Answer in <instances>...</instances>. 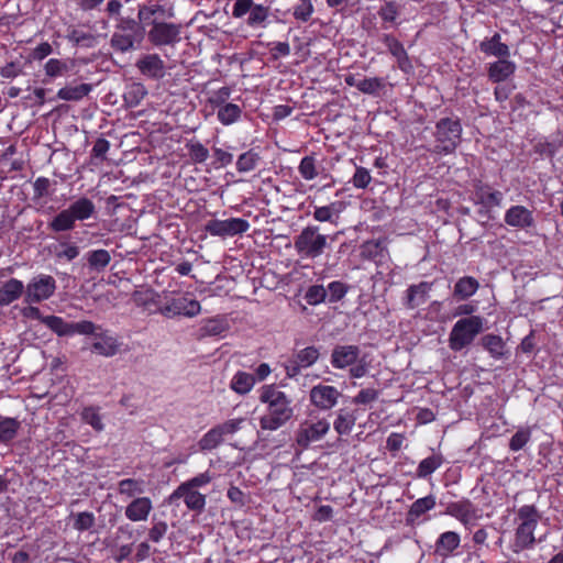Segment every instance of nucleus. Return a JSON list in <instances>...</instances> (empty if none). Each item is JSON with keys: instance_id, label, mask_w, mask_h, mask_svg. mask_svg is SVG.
<instances>
[{"instance_id": "nucleus-61", "label": "nucleus", "mask_w": 563, "mask_h": 563, "mask_svg": "<svg viewBox=\"0 0 563 563\" xmlns=\"http://www.w3.org/2000/svg\"><path fill=\"white\" fill-rule=\"evenodd\" d=\"M398 14V5L394 1L386 2L378 11V15L385 22H394Z\"/></svg>"}, {"instance_id": "nucleus-18", "label": "nucleus", "mask_w": 563, "mask_h": 563, "mask_svg": "<svg viewBox=\"0 0 563 563\" xmlns=\"http://www.w3.org/2000/svg\"><path fill=\"white\" fill-rule=\"evenodd\" d=\"M474 202L481 205L486 211L494 207H500L504 194L493 189L489 185L478 181L474 187Z\"/></svg>"}, {"instance_id": "nucleus-11", "label": "nucleus", "mask_w": 563, "mask_h": 563, "mask_svg": "<svg viewBox=\"0 0 563 563\" xmlns=\"http://www.w3.org/2000/svg\"><path fill=\"white\" fill-rule=\"evenodd\" d=\"M147 37L154 46H174L180 41V25L153 20Z\"/></svg>"}, {"instance_id": "nucleus-51", "label": "nucleus", "mask_w": 563, "mask_h": 563, "mask_svg": "<svg viewBox=\"0 0 563 563\" xmlns=\"http://www.w3.org/2000/svg\"><path fill=\"white\" fill-rule=\"evenodd\" d=\"M325 298L327 289L322 285L310 286L305 294L306 301L311 306L323 302Z\"/></svg>"}, {"instance_id": "nucleus-59", "label": "nucleus", "mask_w": 563, "mask_h": 563, "mask_svg": "<svg viewBox=\"0 0 563 563\" xmlns=\"http://www.w3.org/2000/svg\"><path fill=\"white\" fill-rule=\"evenodd\" d=\"M95 525V516L92 512L82 511L76 515L74 528L78 531H86Z\"/></svg>"}, {"instance_id": "nucleus-12", "label": "nucleus", "mask_w": 563, "mask_h": 563, "mask_svg": "<svg viewBox=\"0 0 563 563\" xmlns=\"http://www.w3.org/2000/svg\"><path fill=\"white\" fill-rule=\"evenodd\" d=\"M205 229L210 235L228 238L245 233L250 229V223L241 218L213 219L207 222Z\"/></svg>"}, {"instance_id": "nucleus-22", "label": "nucleus", "mask_w": 563, "mask_h": 563, "mask_svg": "<svg viewBox=\"0 0 563 563\" xmlns=\"http://www.w3.org/2000/svg\"><path fill=\"white\" fill-rule=\"evenodd\" d=\"M179 498H183L187 508L194 511L200 512L206 506V496L186 485H179L169 496L170 501Z\"/></svg>"}, {"instance_id": "nucleus-36", "label": "nucleus", "mask_w": 563, "mask_h": 563, "mask_svg": "<svg viewBox=\"0 0 563 563\" xmlns=\"http://www.w3.org/2000/svg\"><path fill=\"white\" fill-rule=\"evenodd\" d=\"M89 84H80L74 87H63L57 91V98L66 101H79L91 91Z\"/></svg>"}, {"instance_id": "nucleus-20", "label": "nucleus", "mask_w": 563, "mask_h": 563, "mask_svg": "<svg viewBox=\"0 0 563 563\" xmlns=\"http://www.w3.org/2000/svg\"><path fill=\"white\" fill-rule=\"evenodd\" d=\"M505 223L512 228L528 229L534 225V218L531 210L516 205L511 206L504 217Z\"/></svg>"}, {"instance_id": "nucleus-6", "label": "nucleus", "mask_w": 563, "mask_h": 563, "mask_svg": "<svg viewBox=\"0 0 563 563\" xmlns=\"http://www.w3.org/2000/svg\"><path fill=\"white\" fill-rule=\"evenodd\" d=\"M271 8L253 0H235L232 7L234 19L245 18V24L251 29H266L269 24Z\"/></svg>"}, {"instance_id": "nucleus-43", "label": "nucleus", "mask_w": 563, "mask_h": 563, "mask_svg": "<svg viewBox=\"0 0 563 563\" xmlns=\"http://www.w3.org/2000/svg\"><path fill=\"white\" fill-rule=\"evenodd\" d=\"M241 113L242 109L238 104L225 103L219 107L217 117L222 124L230 125L240 119Z\"/></svg>"}, {"instance_id": "nucleus-40", "label": "nucleus", "mask_w": 563, "mask_h": 563, "mask_svg": "<svg viewBox=\"0 0 563 563\" xmlns=\"http://www.w3.org/2000/svg\"><path fill=\"white\" fill-rule=\"evenodd\" d=\"M254 384L255 378L252 374L246 372H238L233 376L230 386L235 393L245 395L253 388Z\"/></svg>"}, {"instance_id": "nucleus-2", "label": "nucleus", "mask_w": 563, "mask_h": 563, "mask_svg": "<svg viewBox=\"0 0 563 563\" xmlns=\"http://www.w3.org/2000/svg\"><path fill=\"white\" fill-rule=\"evenodd\" d=\"M518 526L515 531L512 551L519 553L532 549L537 542L534 531L538 527L541 515L534 505H523L517 512Z\"/></svg>"}, {"instance_id": "nucleus-47", "label": "nucleus", "mask_w": 563, "mask_h": 563, "mask_svg": "<svg viewBox=\"0 0 563 563\" xmlns=\"http://www.w3.org/2000/svg\"><path fill=\"white\" fill-rule=\"evenodd\" d=\"M385 88V79L380 77L363 78L360 81L358 90L366 95L376 96Z\"/></svg>"}, {"instance_id": "nucleus-30", "label": "nucleus", "mask_w": 563, "mask_h": 563, "mask_svg": "<svg viewBox=\"0 0 563 563\" xmlns=\"http://www.w3.org/2000/svg\"><path fill=\"white\" fill-rule=\"evenodd\" d=\"M142 34H132L123 32H113L110 45L111 47L120 53H126L135 48V43L141 42Z\"/></svg>"}, {"instance_id": "nucleus-52", "label": "nucleus", "mask_w": 563, "mask_h": 563, "mask_svg": "<svg viewBox=\"0 0 563 563\" xmlns=\"http://www.w3.org/2000/svg\"><path fill=\"white\" fill-rule=\"evenodd\" d=\"M82 420L90 424L96 431L103 430L102 418L95 407H87L82 410L81 413Z\"/></svg>"}, {"instance_id": "nucleus-26", "label": "nucleus", "mask_w": 563, "mask_h": 563, "mask_svg": "<svg viewBox=\"0 0 563 563\" xmlns=\"http://www.w3.org/2000/svg\"><path fill=\"white\" fill-rule=\"evenodd\" d=\"M343 209L344 205L342 201H333L327 206H316L312 217L318 222H328L336 225Z\"/></svg>"}, {"instance_id": "nucleus-63", "label": "nucleus", "mask_w": 563, "mask_h": 563, "mask_svg": "<svg viewBox=\"0 0 563 563\" xmlns=\"http://www.w3.org/2000/svg\"><path fill=\"white\" fill-rule=\"evenodd\" d=\"M378 398V391L374 388H366L358 391L353 398V402L356 405H367Z\"/></svg>"}, {"instance_id": "nucleus-57", "label": "nucleus", "mask_w": 563, "mask_h": 563, "mask_svg": "<svg viewBox=\"0 0 563 563\" xmlns=\"http://www.w3.org/2000/svg\"><path fill=\"white\" fill-rule=\"evenodd\" d=\"M327 296L329 295L330 302H336L341 300L347 292V287L344 283L335 280L328 285Z\"/></svg>"}, {"instance_id": "nucleus-31", "label": "nucleus", "mask_w": 563, "mask_h": 563, "mask_svg": "<svg viewBox=\"0 0 563 563\" xmlns=\"http://www.w3.org/2000/svg\"><path fill=\"white\" fill-rule=\"evenodd\" d=\"M479 288V283L472 276H464L457 279L453 288V297L457 300H467Z\"/></svg>"}, {"instance_id": "nucleus-8", "label": "nucleus", "mask_w": 563, "mask_h": 563, "mask_svg": "<svg viewBox=\"0 0 563 563\" xmlns=\"http://www.w3.org/2000/svg\"><path fill=\"white\" fill-rule=\"evenodd\" d=\"M56 280L53 276L40 274L34 276L25 286L24 301L38 303L49 299L56 290Z\"/></svg>"}, {"instance_id": "nucleus-16", "label": "nucleus", "mask_w": 563, "mask_h": 563, "mask_svg": "<svg viewBox=\"0 0 563 563\" xmlns=\"http://www.w3.org/2000/svg\"><path fill=\"white\" fill-rule=\"evenodd\" d=\"M437 505L434 495H428L422 498H418L411 504L409 510L406 514V525L413 527L426 522L429 518L426 515L432 510Z\"/></svg>"}, {"instance_id": "nucleus-56", "label": "nucleus", "mask_w": 563, "mask_h": 563, "mask_svg": "<svg viewBox=\"0 0 563 563\" xmlns=\"http://www.w3.org/2000/svg\"><path fill=\"white\" fill-rule=\"evenodd\" d=\"M531 433L528 429L518 430L510 439L509 449L518 452L529 442Z\"/></svg>"}, {"instance_id": "nucleus-3", "label": "nucleus", "mask_w": 563, "mask_h": 563, "mask_svg": "<svg viewBox=\"0 0 563 563\" xmlns=\"http://www.w3.org/2000/svg\"><path fill=\"white\" fill-rule=\"evenodd\" d=\"M485 319L481 316L466 317L457 320L449 334V347L460 352L470 346L475 338L483 332Z\"/></svg>"}, {"instance_id": "nucleus-25", "label": "nucleus", "mask_w": 563, "mask_h": 563, "mask_svg": "<svg viewBox=\"0 0 563 563\" xmlns=\"http://www.w3.org/2000/svg\"><path fill=\"white\" fill-rule=\"evenodd\" d=\"M153 510V503L148 497H136L125 507L124 515L131 521H146L151 511Z\"/></svg>"}, {"instance_id": "nucleus-35", "label": "nucleus", "mask_w": 563, "mask_h": 563, "mask_svg": "<svg viewBox=\"0 0 563 563\" xmlns=\"http://www.w3.org/2000/svg\"><path fill=\"white\" fill-rule=\"evenodd\" d=\"M479 48L483 53L496 56L499 59L508 57L510 54L509 47L500 42V35L498 33L494 34L490 38L483 41Z\"/></svg>"}, {"instance_id": "nucleus-23", "label": "nucleus", "mask_w": 563, "mask_h": 563, "mask_svg": "<svg viewBox=\"0 0 563 563\" xmlns=\"http://www.w3.org/2000/svg\"><path fill=\"white\" fill-rule=\"evenodd\" d=\"M382 42L387 47L388 52L396 58L397 66L402 71H408L412 68L409 56L404 45L391 34H383Z\"/></svg>"}, {"instance_id": "nucleus-5", "label": "nucleus", "mask_w": 563, "mask_h": 563, "mask_svg": "<svg viewBox=\"0 0 563 563\" xmlns=\"http://www.w3.org/2000/svg\"><path fill=\"white\" fill-rule=\"evenodd\" d=\"M462 135V125L457 118H442L435 124L434 152L451 154L457 147Z\"/></svg>"}, {"instance_id": "nucleus-21", "label": "nucleus", "mask_w": 563, "mask_h": 563, "mask_svg": "<svg viewBox=\"0 0 563 563\" xmlns=\"http://www.w3.org/2000/svg\"><path fill=\"white\" fill-rule=\"evenodd\" d=\"M360 356V347L356 345H336L331 353V365L338 369H344L356 363Z\"/></svg>"}, {"instance_id": "nucleus-24", "label": "nucleus", "mask_w": 563, "mask_h": 563, "mask_svg": "<svg viewBox=\"0 0 563 563\" xmlns=\"http://www.w3.org/2000/svg\"><path fill=\"white\" fill-rule=\"evenodd\" d=\"M430 290L431 284L428 282L409 286L404 298V306L410 310L422 306L427 302Z\"/></svg>"}, {"instance_id": "nucleus-1", "label": "nucleus", "mask_w": 563, "mask_h": 563, "mask_svg": "<svg viewBox=\"0 0 563 563\" xmlns=\"http://www.w3.org/2000/svg\"><path fill=\"white\" fill-rule=\"evenodd\" d=\"M260 400L266 405V412L260 419L263 430L276 431L292 419V400L275 385H264Z\"/></svg>"}, {"instance_id": "nucleus-54", "label": "nucleus", "mask_w": 563, "mask_h": 563, "mask_svg": "<svg viewBox=\"0 0 563 563\" xmlns=\"http://www.w3.org/2000/svg\"><path fill=\"white\" fill-rule=\"evenodd\" d=\"M189 156L195 163H205L209 157L208 148L200 142H194L187 145Z\"/></svg>"}, {"instance_id": "nucleus-60", "label": "nucleus", "mask_w": 563, "mask_h": 563, "mask_svg": "<svg viewBox=\"0 0 563 563\" xmlns=\"http://www.w3.org/2000/svg\"><path fill=\"white\" fill-rule=\"evenodd\" d=\"M114 32L141 34L139 24L134 19L122 18V16H120L118 19V23L115 24Z\"/></svg>"}, {"instance_id": "nucleus-7", "label": "nucleus", "mask_w": 563, "mask_h": 563, "mask_svg": "<svg viewBox=\"0 0 563 563\" xmlns=\"http://www.w3.org/2000/svg\"><path fill=\"white\" fill-rule=\"evenodd\" d=\"M330 431V422L325 418H310L302 421L295 432V442L306 450L311 443L322 440Z\"/></svg>"}, {"instance_id": "nucleus-32", "label": "nucleus", "mask_w": 563, "mask_h": 563, "mask_svg": "<svg viewBox=\"0 0 563 563\" xmlns=\"http://www.w3.org/2000/svg\"><path fill=\"white\" fill-rule=\"evenodd\" d=\"M21 421L12 417L0 416V443L10 445L18 437Z\"/></svg>"}, {"instance_id": "nucleus-44", "label": "nucleus", "mask_w": 563, "mask_h": 563, "mask_svg": "<svg viewBox=\"0 0 563 563\" xmlns=\"http://www.w3.org/2000/svg\"><path fill=\"white\" fill-rule=\"evenodd\" d=\"M223 440L224 439L218 427L214 426L202 435L198 442V448L202 452L212 451L213 449L218 448L223 442Z\"/></svg>"}, {"instance_id": "nucleus-9", "label": "nucleus", "mask_w": 563, "mask_h": 563, "mask_svg": "<svg viewBox=\"0 0 563 563\" xmlns=\"http://www.w3.org/2000/svg\"><path fill=\"white\" fill-rule=\"evenodd\" d=\"M319 349L311 345L295 352L284 364L287 378H296L301 371L317 363Z\"/></svg>"}, {"instance_id": "nucleus-39", "label": "nucleus", "mask_w": 563, "mask_h": 563, "mask_svg": "<svg viewBox=\"0 0 563 563\" xmlns=\"http://www.w3.org/2000/svg\"><path fill=\"white\" fill-rule=\"evenodd\" d=\"M443 464V457L441 454H433L423 459L416 472L418 478H426L435 472Z\"/></svg>"}, {"instance_id": "nucleus-17", "label": "nucleus", "mask_w": 563, "mask_h": 563, "mask_svg": "<svg viewBox=\"0 0 563 563\" xmlns=\"http://www.w3.org/2000/svg\"><path fill=\"white\" fill-rule=\"evenodd\" d=\"M139 71L146 78L158 80L166 74L165 63L158 54H145L135 64Z\"/></svg>"}, {"instance_id": "nucleus-50", "label": "nucleus", "mask_w": 563, "mask_h": 563, "mask_svg": "<svg viewBox=\"0 0 563 563\" xmlns=\"http://www.w3.org/2000/svg\"><path fill=\"white\" fill-rule=\"evenodd\" d=\"M228 328L225 320L221 318H211L205 321L201 330L207 335H219Z\"/></svg>"}, {"instance_id": "nucleus-46", "label": "nucleus", "mask_w": 563, "mask_h": 563, "mask_svg": "<svg viewBox=\"0 0 563 563\" xmlns=\"http://www.w3.org/2000/svg\"><path fill=\"white\" fill-rule=\"evenodd\" d=\"M298 172L305 180H312L318 176L317 161L314 156L308 155L301 158Z\"/></svg>"}, {"instance_id": "nucleus-49", "label": "nucleus", "mask_w": 563, "mask_h": 563, "mask_svg": "<svg viewBox=\"0 0 563 563\" xmlns=\"http://www.w3.org/2000/svg\"><path fill=\"white\" fill-rule=\"evenodd\" d=\"M146 95L147 90L143 84H133L124 93V99L130 106L135 107Z\"/></svg>"}, {"instance_id": "nucleus-29", "label": "nucleus", "mask_w": 563, "mask_h": 563, "mask_svg": "<svg viewBox=\"0 0 563 563\" xmlns=\"http://www.w3.org/2000/svg\"><path fill=\"white\" fill-rule=\"evenodd\" d=\"M507 57L500 58L495 63H492L488 68V78L494 82H500L509 78L516 70L514 62L506 59Z\"/></svg>"}, {"instance_id": "nucleus-53", "label": "nucleus", "mask_w": 563, "mask_h": 563, "mask_svg": "<svg viewBox=\"0 0 563 563\" xmlns=\"http://www.w3.org/2000/svg\"><path fill=\"white\" fill-rule=\"evenodd\" d=\"M79 255V247L74 243L60 242L55 252L58 260H66L68 262L75 260Z\"/></svg>"}, {"instance_id": "nucleus-27", "label": "nucleus", "mask_w": 563, "mask_h": 563, "mask_svg": "<svg viewBox=\"0 0 563 563\" xmlns=\"http://www.w3.org/2000/svg\"><path fill=\"white\" fill-rule=\"evenodd\" d=\"M22 295L25 296L24 284L16 278H10L0 286V306H9Z\"/></svg>"}, {"instance_id": "nucleus-38", "label": "nucleus", "mask_w": 563, "mask_h": 563, "mask_svg": "<svg viewBox=\"0 0 563 563\" xmlns=\"http://www.w3.org/2000/svg\"><path fill=\"white\" fill-rule=\"evenodd\" d=\"M75 219L68 209L62 210L48 223V228L54 232L69 231L75 228Z\"/></svg>"}, {"instance_id": "nucleus-37", "label": "nucleus", "mask_w": 563, "mask_h": 563, "mask_svg": "<svg viewBox=\"0 0 563 563\" xmlns=\"http://www.w3.org/2000/svg\"><path fill=\"white\" fill-rule=\"evenodd\" d=\"M355 421L356 418L354 417L353 413L344 409H340L333 422V428L339 435H346L352 431Z\"/></svg>"}, {"instance_id": "nucleus-64", "label": "nucleus", "mask_w": 563, "mask_h": 563, "mask_svg": "<svg viewBox=\"0 0 563 563\" xmlns=\"http://www.w3.org/2000/svg\"><path fill=\"white\" fill-rule=\"evenodd\" d=\"M110 148V142L103 137H99L91 150V155L95 158H99L103 161L106 158V154Z\"/></svg>"}, {"instance_id": "nucleus-34", "label": "nucleus", "mask_w": 563, "mask_h": 563, "mask_svg": "<svg viewBox=\"0 0 563 563\" xmlns=\"http://www.w3.org/2000/svg\"><path fill=\"white\" fill-rule=\"evenodd\" d=\"M118 493L126 498L142 497L145 493V482L142 478H124L118 483Z\"/></svg>"}, {"instance_id": "nucleus-19", "label": "nucleus", "mask_w": 563, "mask_h": 563, "mask_svg": "<svg viewBox=\"0 0 563 563\" xmlns=\"http://www.w3.org/2000/svg\"><path fill=\"white\" fill-rule=\"evenodd\" d=\"M162 311L166 316L180 314L192 318L200 313L201 306L199 301L184 296L172 299Z\"/></svg>"}, {"instance_id": "nucleus-55", "label": "nucleus", "mask_w": 563, "mask_h": 563, "mask_svg": "<svg viewBox=\"0 0 563 563\" xmlns=\"http://www.w3.org/2000/svg\"><path fill=\"white\" fill-rule=\"evenodd\" d=\"M245 422L246 420L243 418L230 419L223 423L217 424V427L224 439L227 435H232L243 429Z\"/></svg>"}, {"instance_id": "nucleus-14", "label": "nucleus", "mask_w": 563, "mask_h": 563, "mask_svg": "<svg viewBox=\"0 0 563 563\" xmlns=\"http://www.w3.org/2000/svg\"><path fill=\"white\" fill-rule=\"evenodd\" d=\"M88 335L93 336L91 352L104 357H111L118 353L120 343L108 330L93 323V330Z\"/></svg>"}, {"instance_id": "nucleus-13", "label": "nucleus", "mask_w": 563, "mask_h": 563, "mask_svg": "<svg viewBox=\"0 0 563 563\" xmlns=\"http://www.w3.org/2000/svg\"><path fill=\"white\" fill-rule=\"evenodd\" d=\"M445 514L457 519L466 529H471L482 518L479 508L467 498L449 503Z\"/></svg>"}, {"instance_id": "nucleus-33", "label": "nucleus", "mask_w": 563, "mask_h": 563, "mask_svg": "<svg viewBox=\"0 0 563 563\" xmlns=\"http://www.w3.org/2000/svg\"><path fill=\"white\" fill-rule=\"evenodd\" d=\"M67 209L71 213L75 221L87 220L91 218L96 211L95 203L86 197L77 199L71 205H69Z\"/></svg>"}, {"instance_id": "nucleus-41", "label": "nucleus", "mask_w": 563, "mask_h": 563, "mask_svg": "<svg viewBox=\"0 0 563 563\" xmlns=\"http://www.w3.org/2000/svg\"><path fill=\"white\" fill-rule=\"evenodd\" d=\"M88 265L91 269L101 272L111 262V255L107 250H93L86 254Z\"/></svg>"}, {"instance_id": "nucleus-42", "label": "nucleus", "mask_w": 563, "mask_h": 563, "mask_svg": "<svg viewBox=\"0 0 563 563\" xmlns=\"http://www.w3.org/2000/svg\"><path fill=\"white\" fill-rule=\"evenodd\" d=\"M482 346L494 357L500 358L504 355L505 343L501 336L486 334L481 340Z\"/></svg>"}, {"instance_id": "nucleus-45", "label": "nucleus", "mask_w": 563, "mask_h": 563, "mask_svg": "<svg viewBox=\"0 0 563 563\" xmlns=\"http://www.w3.org/2000/svg\"><path fill=\"white\" fill-rule=\"evenodd\" d=\"M260 159V155L253 150H250L239 156L236 169L240 173H249L257 167Z\"/></svg>"}, {"instance_id": "nucleus-48", "label": "nucleus", "mask_w": 563, "mask_h": 563, "mask_svg": "<svg viewBox=\"0 0 563 563\" xmlns=\"http://www.w3.org/2000/svg\"><path fill=\"white\" fill-rule=\"evenodd\" d=\"M44 70L51 78L60 77L69 70V65L65 60L51 58L44 65Z\"/></svg>"}, {"instance_id": "nucleus-58", "label": "nucleus", "mask_w": 563, "mask_h": 563, "mask_svg": "<svg viewBox=\"0 0 563 563\" xmlns=\"http://www.w3.org/2000/svg\"><path fill=\"white\" fill-rule=\"evenodd\" d=\"M68 38H69V41L74 42L75 44L82 45L86 47H92L96 42L95 35L76 30V29H74L69 33Z\"/></svg>"}, {"instance_id": "nucleus-10", "label": "nucleus", "mask_w": 563, "mask_h": 563, "mask_svg": "<svg viewBox=\"0 0 563 563\" xmlns=\"http://www.w3.org/2000/svg\"><path fill=\"white\" fill-rule=\"evenodd\" d=\"M49 330L56 333L58 336H71L74 334H89L93 330V322L82 320L79 322H66L63 318L57 316H46L43 319Z\"/></svg>"}, {"instance_id": "nucleus-4", "label": "nucleus", "mask_w": 563, "mask_h": 563, "mask_svg": "<svg viewBox=\"0 0 563 563\" xmlns=\"http://www.w3.org/2000/svg\"><path fill=\"white\" fill-rule=\"evenodd\" d=\"M328 246V238L320 233L319 227L308 225L295 238L294 247L302 258H317Z\"/></svg>"}, {"instance_id": "nucleus-15", "label": "nucleus", "mask_w": 563, "mask_h": 563, "mask_svg": "<svg viewBox=\"0 0 563 563\" xmlns=\"http://www.w3.org/2000/svg\"><path fill=\"white\" fill-rule=\"evenodd\" d=\"M341 393L331 385L318 384L309 391V399L312 406L320 410H330L338 405Z\"/></svg>"}, {"instance_id": "nucleus-28", "label": "nucleus", "mask_w": 563, "mask_h": 563, "mask_svg": "<svg viewBox=\"0 0 563 563\" xmlns=\"http://www.w3.org/2000/svg\"><path fill=\"white\" fill-rule=\"evenodd\" d=\"M461 538L455 531H446L439 536L435 541V553L442 558L449 556L460 547Z\"/></svg>"}, {"instance_id": "nucleus-62", "label": "nucleus", "mask_w": 563, "mask_h": 563, "mask_svg": "<svg viewBox=\"0 0 563 563\" xmlns=\"http://www.w3.org/2000/svg\"><path fill=\"white\" fill-rule=\"evenodd\" d=\"M371 180V174L364 167H357L352 178V183L356 188H366Z\"/></svg>"}]
</instances>
